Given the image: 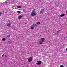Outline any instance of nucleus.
I'll list each match as a JSON object with an SVG mask.
<instances>
[{
	"instance_id": "11",
	"label": "nucleus",
	"mask_w": 67,
	"mask_h": 67,
	"mask_svg": "<svg viewBox=\"0 0 67 67\" xmlns=\"http://www.w3.org/2000/svg\"><path fill=\"white\" fill-rule=\"evenodd\" d=\"M7 26H10L11 25V24L9 23L7 24Z\"/></svg>"
},
{
	"instance_id": "15",
	"label": "nucleus",
	"mask_w": 67,
	"mask_h": 67,
	"mask_svg": "<svg viewBox=\"0 0 67 67\" xmlns=\"http://www.w3.org/2000/svg\"><path fill=\"white\" fill-rule=\"evenodd\" d=\"M2 14V13L0 12V16H1V15Z\"/></svg>"
},
{
	"instance_id": "5",
	"label": "nucleus",
	"mask_w": 67,
	"mask_h": 67,
	"mask_svg": "<svg viewBox=\"0 0 67 67\" xmlns=\"http://www.w3.org/2000/svg\"><path fill=\"white\" fill-rule=\"evenodd\" d=\"M32 27H37V25H36V24H33L32 25Z\"/></svg>"
},
{
	"instance_id": "10",
	"label": "nucleus",
	"mask_w": 67,
	"mask_h": 67,
	"mask_svg": "<svg viewBox=\"0 0 67 67\" xmlns=\"http://www.w3.org/2000/svg\"><path fill=\"white\" fill-rule=\"evenodd\" d=\"M59 31H57V33H56V34H58V33H59Z\"/></svg>"
},
{
	"instance_id": "7",
	"label": "nucleus",
	"mask_w": 67,
	"mask_h": 67,
	"mask_svg": "<svg viewBox=\"0 0 67 67\" xmlns=\"http://www.w3.org/2000/svg\"><path fill=\"white\" fill-rule=\"evenodd\" d=\"M21 18H22V15H20L18 17V19L19 20H21Z\"/></svg>"
},
{
	"instance_id": "4",
	"label": "nucleus",
	"mask_w": 67,
	"mask_h": 67,
	"mask_svg": "<svg viewBox=\"0 0 67 67\" xmlns=\"http://www.w3.org/2000/svg\"><path fill=\"white\" fill-rule=\"evenodd\" d=\"M42 63V62L41 61H38V63H36V64L38 65H41Z\"/></svg>"
},
{
	"instance_id": "22",
	"label": "nucleus",
	"mask_w": 67,
	"mask_h": 67,
	"mask_svg": "<svg viewBox=\"0 0 67 67\" xmlns=\"http://www.w3.org/2000/svg\"><path fill=\"white\" fill-rule=\"evenodd\" d=\"M66 12L67 13V10L66 11Z\"/></svg>"
},
{
	"instance_id": "14",
	"label": "nucleus",
	"mask_w": 67,
	"mask_h": 67,
	"mask_svg": "<svg viewBox=\"0 0 67 67\" xmlns=\"http://www.w3.org/2000/svg\"><path fill=\"white\" fill-rule=\"evenodd\" d=\"M31 30H33V29H34V27H31Z\"/></svg>"
},
{
	"instance_id": "3",
	"label": "nucleus",
	"mask_w": 67,
	"mask_h": 67,
	"mask_svg": "<svg viewBox=\"0 0 67 67\" xmlns=\"http://www.w3.org/2000/svg\"><path fill=\"white\" fill-rule=\"evenodd\" d=\"M45 40V38H41L40 40V42H42V43H43L44 42Z\"/></svg>"
},
{
	"instance_id": "8",
	"label": "nucleus",
	"mask_w": 67,
	"mask_h": 67,
	"mask_svg": "<svg viewBox=\"0 0 67 67\" xmlns=\"http://www.w3.org/2000/svg\"><path fill=\"white\" fill-rule=\"evenodd\" d=\"M59 4L57 2H55V5H58Z\"/></svg>"
},
{
	"instance_id": "13",
	"label": "nucleus",
	"mask_w": 67,
	"mask_h": 67,
	"mask_svg": "<svg viewBox=\"0 0 67 67\" xmlns=\"http://www.w3.org/2000/svg\"><path fill=\"white\" fill-rule=\"evenodd\" d=\"M2 41H4L5 40V39L4 38H3L2 39Z\"/></svg>"
},
{
	"instance_id": "20",
	"label": "nucleus",
	"mask_w": 67,
	"mask_h": 67,
	"mask_svg": "<svg viewBox=\"0 0 67 67\" xmlns=\"http://www.w3.org/2000/svg\"><path fill=\"white\" fill-rule=\"evenodd\" d=\"M40 44H43V43H42V42H40Z\"/></svg>"
},
{
	"instance_id": "9",
	"label": "nucleus",
	"mask_w": 67,
	"mask_h": 67,
	"mask_svg": "<svg viewBox=\"0 0 67 67\" xmlns=\"http://www.w3.org/2000/svg\"><path fill=\"white\" fill-rule=\"evenodd\" d=\"M65 15V14H62L60 15V17H63V16H64Z\"/></svg>"
},
{
	"instance_id": "2",
	"label": "nucleus",
	"mask_w": 67,
	"mask_h": 67,
	"mask_svg": "<svg viewBox=\"0 0 67 67\" xmlns=\"http://www.w3.org/2000/svg\"><path fill=\"white\" fill-rule=\"evenodd\" d=\"M27 59L29 62H32V60H33V58H32V57L28 58Z\"/></svg>"
},
{
	"instance_id": "18",
	"label": "nucleus",
	"mask_w": 67,
	"mask_h": 67,
	"mask_svg": "<svg viewBox=\"0 0 67 67\" xmlns=\"http://www.w3.org/2000/svg\"><path fill=\"white\" fill-rule=\"evenodd\" d=\"M60 67H64V66L63 65H60Z\"/></svg>"
},
{
	"instance_id": "6",
	"label": "nucleus",
	"mask_w": 67,
	"mask_h": 67,
	"mask_svg": "<svg viewBox=\"0 0 67 67\" xmlns=\"http://www.w3.org/2000/svg\"><path fill=\"white\" fill-rule=\"evenodd\" d=\"M43 11H44V9H42L41 10V11L40 12V14H41L42 13V12H43Z\"/></svg>"
},
{
	"instance_id": "21",
	"label": "nucleus",
	"mask_w": 67,
	"mask_h": 67,
	"mask_svg": "<svg viewBox=\"0 0 67 67\" xmlns=\"http://www.w3.org/2000/svg\"><path fill=\"white\" fill-rule=\"evenodd\" d=\"M4 54L3 55H2V57H3V56H4Z\"/></svg>"
},
{
	"instance_id": "17",
	"label": "nucleus",
	"mask_w": 67,
	"mask_h": 67,
	"mask_svg": "<svg viewBox=\"0 0 67 67\" xmlns=\"http://www.w3.org/2000/svg\"><path fill=\"white\" fill-rule=\"evenodd\" d=\"M10 36L9 35H8V36H7V37H10Z\"/></svg>"
},
{
	"instance_id": "19",
	"label": "nucleus",
	"mask_w": 67,
	"mask_h": 67,
	"mask_svg": "<svg viewBox=\"0 0 67 67\" xmlns=\"http://www.w3.org/2000/svg\"><path fill=\"white\" fill-rule=\"evenodd\" d=\"M17 12H18V13H21V12L20 11H18Z\"/></svg>"
},
{
	"instance_id": "12",
	"label": "nucleus",
	"mask_w": 67,
	"mask_h": 67,
	"mask_svg": "<svg viewBox=\"0 0 67 67\" xmlns=\"http://www.w3.org/2000/svg\"><path fill=\"white\" fill-rule=\"evenodd\" d=\"M17 7L18 8H19V9H20V8H21V7L20 6H17Z\"/></svg>"
},
{
	"instance_id": "1",
	"label": "nucleus",
	"mask_w": 67,
	"mask_h": 67,
	"mask_svg": "<svg viewBox=\"0 0 67 67\" xmlns=\"http://www.w3.org/2000/svg\"><path fill=\"white\" fill-rule=\"evenodd\" d=\"M36 15V14L35 12H34V11H33L31 14V15L32 16H35Z\"/></svg>"
},
{
	"instance_id": "16",
	"label": "nucleus",
	"mask_w": 67,
	"mask_h": 67,
	"mask_svg": "<svg viewBox=\"0 0 67 67\" xmlns=\"http://www.w3.org/2000/svg\"><path fill=\"white\" fill-rule=\"evenodd\" d=\"M37 24L39 25L40 24V22H38L37 23Z\"/></svg>"
}]
</instances>
